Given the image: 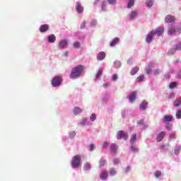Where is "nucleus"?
Masks as SVG:
<instances>
[{
    "label": "nucleus",
    "mask_w": 181,
    "mask_h": 181,
    "mask_svg": "<svg viewBox=\"0 0 181 181\" xmlns=\"http://www.w3.org/2000/svg\"><path fill=\"white\" fill-rule=\"evenodd\" d=\"M104 4H105V2H103V5H104Z\"/></svg>",
    "instance_id": "60"
},
{
    "label": "nucleus",
    "mask_w": 181,
    "mask_h": 181,
    "mask_svg": "<svg viewBox=\"0 0 181 181\" xmlns=\"http://www.w3.org/2000/svg\"><path fill=\"white\" fill-rule=\"evenodd\" d=\"M105 165V160L100 159L99 160V168H103Z\"/></svg>",
    "instance_id": "37"
},
{
    "label": "nucleus",
    "mask_w": 181,
    "mask_h": 181,
    "mask_svg": "<svg viewBox=\"0 0 181 181\" xmlns=\"http://www.w3.org/2000/svg\"><path fill=\"white\" fill-rule=\"evenodd\" d=\"M176 117L178 118V119H181V109L177 111Z\"/></svg>",
    "instance_id": "41"
},
{
    "label": "nucleus",
    "mask_w": 181,
    "mask_h": 181,
    "mask_svg": "<svg viewBox=\"0 0 181 181\" xmlns=\"http://www.w3.org/2000/svg\"><path fill=\"white\" fill-rule=\"evenodd\" d=\"M154 175L156 177H160V176H162V173L160 171H156Z\"/></svg>",
    "instance_id": "43"
},
{
    "label": "nucleus",
    "mask_w": 181,
    "mask_h": 181,
    "mask_svg": "<svg viewBox=\"0 0 181 181\" xmlns=\"http://www.w3.org/2000/svg\"><path fill=\"white\" fill-rule=\"evenodd\" d=\"M74 136H76V132H71L69 134V137L74 138Z\"/></svg>",
    "instance_id": "48"
},
{
    "label": "nucleus",
    "mask_w": 181,
    "mask_h": 181,
    "mask_svg": "<svg viewBox=\"0 0 181 181\" xmlns=\"http://www.w3.org/2000/svg\"><path fill=\"white\" fill-rule=\"evenodd\" d=\"M153 36H155L153 32L149 33L146 37V42H147V43H151V42H152V39H153Z\"/></svg>",
    "instance_id": "11"
},
{
    "label": "nucleus",
    "mask_w": 181,
    "mask_h": 181,
    "mask_svg": "<svg viewBox=\"0 0 181 181\" xmlns=\"http://www.w3.org/2000/svg\"><path fill=\"white\" fill-rule=\"evenodd\" d=\"M129 100L131 103H134V101L136 100V92L132 93L129 96Z\"/></svg>",
    "instance_id": "16"
},
{
    "label": "nucleus",
    "mask_w": 181,
    "mask_h": 181,
    "mask_svg": "<svg viewBox=\"0 0 181 181\" xmlns=\"http://www.w3.org/2000/svg\"><path fill=\"white\" fill-rule=\"evenodd\" d=\"M147 8H151L153 5V0H147L146 2Z\"/></svg>",
    "instance_id": "28"
},
{
    "label": "nucleus",
    "mask_w": 181,
    "mask_h": 181,
    "mask_svg": "<svg viewBox=\"0 0 181 181\" xmlns=\"http://www.w3.org/2000/svg\"><path fill=\"white\" fill-rule=\"evenodd\" d=\"M104 59H105V52H99L97 55V59L98 60V62H101V60H104Z\"/></svg>",
    "instance_id": "13"
},
{
    "label": "nucleus",
    "mask_w": 181,
    "mask_h": 181,
    "mask_svg": "<svg viewBox=\"0 0 181 181\" xmlns=\"http://www.w3.org/2000/svg\"><path fill=\"white\" fill-rule=\"evenodd\" d=\"M166 135V133L165 132H161L159 134L157 135L156 141L157 142H160Z\"/></svg>",
    "instance_id": "10"
},
{
    "label": "nucleus",
    "mask_w": 181,
    "mask_h": 181,
    "mask_svg": "<svg viewBox=\"0 0 181 181\" xmlns=\"http://www.w3.org/2000/svg\"><path fill=\"white\" fill-rule=\"evenodd\" d=\"M47 30H49V25L47 24L42 25L40 27V32H41V33H45V32H47Z\"/></svg>",
    "instance_id": "12"
},
{
    "label": "nucleus",
    "mask_w": 181,
    "mask_h": 181,
    "mask_svg": "<svg viewBox=\"0 0 181 181\" xmlns=\"http://www.w3.org/2000/svg\"><path fill=\"white\" fill-rule=\"evenodd\" d=\"M165 78H170V75L169 74L165 75Z\"/></svg>",
    "instance_id": "54"
},
{
    "label": "nucleus",
    "mask_w": 181,
    "mask_h": 181,
    "mask_svg": "<svg viewBox=\"0 0 181 181\" xmlns=\"http://www.w3.org/2000/svg\"><path fill=\"white\" fill-rule=\"evenodd\" d=\"M152 67H153V66H148V67H147V69H146V74H151V73H152Z\"/></svg>",
    "instance_id": "34"
},
{
    "label": "nucleus",
    "mask_w": 181,
    "mask_h": 181,
    "mask_svg": "<svg viewBox=\"0 0 181 181\" xmlns=\"http://www.w3.org/2000/svg\"><path fill=\"white\" fill-rule=\"evenodd\" d=\"M110 176H115L117 175V170H115L114 168H110Z\"/></svg>",
    "instance_id": "31"
},
{
    "label": "nucleus",
    "mask_w": 181,
    "mask_h": 181,
    "mask_svg": "<svg viewBox=\"0 0 181 181\" xmlns=\"http://www.w3.org/2000/svg\"><path fill=\"white\" fill-rule=\"evenodd\" d=\"M97 2H98V0H95L94 2V4L95 5V4H97Z\"/></svg>",
    "instance_id": "57"
},
{
    "label": "nucleus",
    "mask_w": 181,
    "mask_h": 181,
    "mask_svg": "<svg viewBox=\"0 0 181 181\" xmlns=\"http://www.w3.org/2000/svg\"><path fill=\"white\" fill-rule=\"evenodd\" d=\"M118 42H119V38L118 37H115V39L112 40V41L110 43V47H113V46H115V45H117V43H118Z\"/></svg>",
    "instance_id": "23"
},
{
    "label": "nucleus",
    "mask_w": 181,
    "mask_h": 181,
    "mask_svg": "<svg viewBox=\"0 0 181 181\" xmlns=\"http://www.w3.org/2000/svg\"><path fill=\"white\" fill-rule=\"evenodd\" d=\"M86 28V22L83 21L81 25V29H84Z\"/></svg>",
    "instance_id": "50"
},
{
    "label": "nucleus",
    "mask_w": 181,
    "mask_h": 181,
    "mask_svg": "<svg viewBox=\"0 0 181 181\" xmlns=\"http://www.w3.org/2000/svg\"><path fill=\"white\" fill-rule=\"evenodd\" d=\"M100 178L101 180H107L108 178V173L107 171L102 172V173L100 175Z\"/></svg>",
    "instance_id": "15"
},
{
    "label": "nucleus",
    "mask_w": 181,
    "mask_h": 181,
    "mask_svg": "<svg viewBox=\"0 0 181 181\" xmlns=\"http://www.w3.org/2000/svg\"><path fill=\"white\" fill-rule=\"evenodd\" d=\"M69 42L67 41V40H62L59 42V47H66L68 45Z\"/></svg>",
    "instance_id": "17"
},
{
    "label": "nucleus",
    "mask_w": 181,
    "mask_h": 181,
    "mask_svg": "<svg viewBox=\"0 0 181 181\" xmlns=\"http://www.w3.org/2000/svg\"><path fill=\"white\" fill-rule=\"evenodd\" d=\"M181 105V97L175 99L174 101V107H180Z\"/></svg>",
    "instance_id": "22"
},
{
    "label": "nucleus",
    "mask_w": 181,
    "mask_h": 181,
    "mask_svg": "<svg viewBox=\"0 0 181 181\" xmlns=\"http://www.w3.org/2000/svg\"><path fill=\"white\" fill-rule=\"evenodd\" d=\"M63 78L61 76H55L52 81V84L53 87H59L62 84Z\"/></svg>",
    "instance_id": "3"
},
{
    "label": "nucleus",
    "mask_w": 181,
    "mask_h": 181,
    "mask_svg": "<svg viewBox=\"0 0 181 181\" xmlns=\"http://www.w3.org/2000/svg\"><path fill=\"white\" fill-rule=\"evenodd\" d=\"M109 4H114L117 0H107Z\"/></svg>",
    "instance_id": "53"
},
{
    "label": "nucleus",
    "mask_w": 181,
    "mask_h": 181,
    "mask_svg": "<svg viewBox=\"0 0 181 181\" xmlns=\"http://www.w3.org/2000/svg\"><path fill=\"white\" fill-rule=\"evenodd\" d=\"M101 74H103V71L98 70L97 75H96V78H98V77H100V76H101Z\"/></svg>",
    "instance_id": "45"
},
{
    "label": "nucleus",
    "mask_w": 181,
    "mask_h": 181,
    "mask_svg": "<svg viewBox=\"0 0 181 181\" xmlns=\"http://www.w3.org/2000/svg\"><path fill=\"white\" fill-rule=\"evenodd\" d=\"M113 81H117V79L118 78V76L117 75V74H115L112 77Z\"/></svg>",
    "instance_id": "46"
},
{
    "label": "nucleus",
    "mask_w": 181,
    "mask_h": 181,
    "mask_svg": "<svg viewBox=\"0 0 181 181\" xmlns=\"http://www.w3.org/2000/svg\"><path fill=\"white\" fill-rule=\"evenodd\" d=\"M117 139H124V141L128 140V133L124 132V131L120 130L117 134Z\"/></svg>",
    "instance_id": "4"
},
{
    "label": "nucleus",
    "mask_w": 181,
    "mask_h": 181,
    "mask_svg": "<svg viewBox=\"0 0 181 181\" xmlns=\"http://www.w3.org/2000/svg\"><path fill=\"white\" fill-rule=\"evenodd\" d=\"M146 107H148V102L143 100L140 104V110H146Z\"/></svg>",
    "instance_id": "18"
},
{
    "label": "nucleus",
    "mask_w": 181,
    "mask_h": 181,
    "mask_svg": "<svg viewBox=\"0 0 181 181\" xmlns=\"http://www.w3.org/2000/svg\"><path fill=\"white\" fill-rule=\"evenodd\" d=\"M175 138H176V134L175 133H171V134H170L168 140L172 141V139H175Z\"/></svg>",
    "instance_id": "35"
},
{
    "label": "nucleus",
    "mask_w": 181,
    "mask_h": 181,
    "mask_svg": "<svg viewBox=\"0 0 181 181\" xmlns=\"http://www.w3.org/2000/svg\"><path fill=\"white\" fill-rule=\"evenodd\" d=\"M81 165V156L77 154L72 158L71 166L74 168H78Z\"/></svg>",
    "instance_id": "2"
},
{
    "label": "nucleus",
    "mask_w": 181,
    "mask_h": 181,
    "mask_svg": "<svg viewBox=\"0 0 181 181\" xmlns=\"http://www.w3.org/2000/svg\"><path fill=\"white\" fill-rule=\"evenodd\" d=\"M138 71H139V67L135 66L130 71V74L131 76H135V74H137Z\"/></svg>",
    "instance_id": "21"
},
{
    "label": "nucleus",
    "mask_w": 181,
    "mask_h": 181,
    "mask_svg": "<svg viewBox=\"0 0 181 181\" xmlns=\"http://www.w3.org/2000/svg\"><path fill=\"white\" fill-rule=\"evenodd\" d=\"M177 31L179 32V33H181V30H178Z\"/></svg>",
    "instance_id": "59"
},
{
    "label": "nucleus",
    "mask_w": 181,
    "mask_h": 181,
    "mask_svg": "<svg viewBox=\"0 0 181 181\" xmlns=\"http://www.w3.org/2000/svg\"><path fill=\"white\" fill-rule=\"evenodd\" d=\"M136 15H138L137 11H132L129 16L130 19H134L136 16Z\"/></svg>",
    "instance_id": "29"
},
{
    "label": "nucleus",
    "mask_w": 181,
    "mask_h": 181,
    "mask_svg": "<svg viewBox=\"0 0 181 181\" xmlns=\"http://www.w3.org/2000/svg\"><path fill=\"white\" fill-rule=\"evenodd\" d=\"M165 145H163V146H162V148H165Z\"/></svg>",
    "instance_id": "58"
},
{
    "label": "nucleus",
    "mask_w": 181,
    "mask_h": 181,
    "mask_svg": "<svg viewBox=\"0 0 181 181\" xmlns=\"http://www.w3.org/2000/svg\"><path fill=\"white\" fill-rule=\"evenodd\" d=\"M103 87H105V88H106L107 87H108V84L105 83V84L103 85Z\"/></svg>",
    "instance_id": "55"
},
{
    "label": "nucleus",
    "mask_w": 181,
    "mask_h": 181,
    "mask_svg": "<svg viewBox=\"0 0 181 181\" xmlns=\"http://www.w3.org/2000/svg\"><path fill=\"white\" fill-rule=\"evenodd\" d=\"M180 151H181V145H178L177 146L175 149H174V153L175 155H179V153H180Z\"/></svg>",
    "instance_id": "24"
},
{
    "label": "nucleus",
    "mask_w": 181,
    "mask_h": 181,
    "mask_svg": "<svg viewBox=\"0 0 181 181\" xmlns=\"http://www.w3.org/2000/svg\"><path fill=\"white\" fill-rule=\"evenodd\" d=\"M130 169H131V168H129V167H128V168H127V172L129 171Z\"/></svg>",
    "instance_id": "56"
},
{
    "label": "nucleus",
    "mask_w": 181,
    "mask_h": 181,
    "mask_svg": "<svg viewBox=\"0 0 181 181\" xmlns=\"http://www.w3.org/2000/svg\"><path fill=\"white\" fill-rule=\"evenodd\" d=\"M89 151H94V144H90V145Z\"/></svg>",
    "instance_id": "52"
},
{
    "label": "nucleus",
    "mask_w": 181,
    "mask_h": 181,
    "mask_svg": "<svg viewBox=\"0 0 181 181\" xmlns=\"http://www.w3.org/2000/svg\"><path fill=\"white\" fill-rule=\"evenodd\" d=\"M76 9L78 13H83L84 11V7L81 6V3H80V1L76 2Z\"/></svg>",
    "instance_id": "7"
},
{
    "label": "nucleus",
    "mask_w": 181,
    "mask_h": 181,
    "mask_svg": "<svg viewBox=\"0 0 181 181\" xmlns=\"http://www.w3.org/2000/svg\"><path fill=\"white\" fill-rule=\"evenodd\" d=\"M117 149H118V146H117V144H112L110 145V152L112 153H117Z\"/></svg>",
    "instance_id": "14"
},
{
    "label": "nucleus",
    "mask_w": 181,
    "mask_h": 181,
    "mask_svg": "<svg viewBox=\"0 0 181 181\" xmlns=\"http://www.w3.org/2000/svg\"><path fill=\"white\" fill-rule=\"evenodd\" d=\"M96 118H97V116L95 115V114H92L90 117V120L95 121Z\"/></svg>",
    "instance_id": "42"
},
{
    "label": "nucleus",
    "mask_w": 181,
    "mask_h": 181,
    "mask_svg": "<svg viewBox=\"0 0 181 181\" xmlns=\"http://www.w3.org/2000/svg\"><path fill=\"white\" fill-rule=\"evenodd\" d=\"M165 32V28L163 27H160L156 29L155 32H153V34L157 35L158 36H162L163 33Z\"/></svg>",
    "instance_id": "8"
},
{
    "label": "nucleus",
    "mask_w": 181,
    "mask_h": 181,
    "mask_svg": "<svg viewBox=\"0 0 181 181\" xmlns=\"http://www.w3.org/2000/svg\"><path fill=\"white\" fill-rule=\"evenodd\" d=\"M109 145H110V142H108V141H103V149H107V148H108Z\"/></svg>",
    "instance_id": "36"
},
{
    "label": "nucleus",
    "mask_w": 181,
    "mask_h": 181,
    "mask_svg": "<svg viewBox=\"0 0 181 181\" xmlns=\"http://www.w3.org/2000/svg\"><path fill=\"white\" fill-rule=\"evenodd\" d=\"M131 149H132V152H136V151H137L136 148L134 146H131Z\"/></svg>",
    "instance_id": "51"
},
{
    "label": "nucleus",
    "mask_w": 181,
    "mask_h": 181,
    "mask_svg": "<svg viewBox=\"0 0 181 181\" xmlns=\"http://www.w3.org/2000/svg\"><path fill=\"white\" fill-rule=\"evenodd\" d=\"M114 162V165H118L119 163V160H118L117 158H115L113 160Z\"/></svg>",
    "instance_id": "49"
},
{
    "label": "nucleus",
    "mask_w": 181,
    "mask_h": 181,
    "mask_svg": "<svg viewBox=\"0 0 181 181\" xmlns=\"http://www.w3.org/2000/svg\"><path fill=\"white\" fill-rule=\"evenodd\" d=\"M160 74V69H157L153 71L154 76H158V74Z\"/></svg>",
    "instance_id": "44"
},
{
    "label": "nucleus",
    "mask_w": 181,
    "mask_h": 181,
    "mask_svg": "<svg viewBox=\"0 0 181 181\" xmlns=\"http://www.w3.org/2000/svg\"><path fill=\"white\" fill-rule=\"evenodd\" d=\"M144 78H145V76L144 75H141L136 78V81L137 83H141V81H144Z\"/></svg>",
    "instance_id": "30"
},
{
    "label": "nucleus",
    "mask_w": 181,
    "mask_h": 181,
    "mask_svg": "<svg viewBox=\"0 0 181 181\" xmlns=\"http://www.w3.org/2000/svg\"><path fill=\"white\" fill-rule=\"evenodd\" d=\"M83 110L80 108V107H74V114L75 115H78V114H80V112H81Z\"/></svg>",
    "instance_id": "25"
},
{
    "label": "nucleus",
    "mask_w": 181,
    "mask_h": 181,
    "mask_svg": "<svg viewBox=\"0 0 181 181\" xmlns=\"http://www.w3.org/2000/svg\"><path fill=\"white\" fill-rule=\"evenodd\" d=\"M135 141H136V134H132V137L130 139V144L131 145H134V144L135 143Z\"/></svg>",
    "instance_id": "26"
},
{
    "label": "nucleus",
    "mask_w": 181,
    "mask_h": 181,
    "mask_svg": "<svg viewBox=\"0 0 181 181\" xmlns=\"http://www.w3.org/2000/svg\"><path fill=\"white\" fill-rule=\"evenodd\" d=\"M115 69H119L121 67V62L118 61L115 62Z\"/></svg>",
    "instance_id": "40"
},
{
    "label": "nucleus",
    "mask_w": 181,
    "mask_h": 181,
    "mask_svg": "<svg viewBox=\"0 0 181 181\" xmlns=\"http://www.w3.org/2000/svg\"><path fill=\"white\" fill-rule=\"evenodd\" d=\"M48 42L49 43H54L56 42V36L54 35L48 36Z\"/></svg>",
    "instance_id": "19"
},
{
    "label": "nucleus",
    "mask_w": 181,
    "mask_h": 181,
    "mask_svg": "<svg viewBox=\"0 0 181 181\" xmlns=\"http://www.w3.org/2000/svg\"><path fill=\"white\" fill-rule=\"evenodd\" d=\"M176 28L175 26H171L168 28V35H173V33H176Z\"/></svg>",
    "instance_id": "20"
},
{
    "label": "nucleus",
    "mask_w": 181,
    "mask_h": 181,
    "mask_svg": "<svg viewBox=\"0 0 181 181\" xmlns=\"http://www.w3.org/2000/svg\"><path fill=\"white\" fill-rule=\"evenodd\" d=\"M91 169V165H90V163H85L83 165V170H90Z\"/></svg>",
    "instance_id": "27"
},
{
    "label": "nucleus",
    "mask_w": 181,
    "mask_h": 181,
    "mask_svg": "<svg viewBox=\"0 0 181 181\" xmlns=\"http://www.w3.org/2000/svg\"><path fill=\"white\" fill-rule=\"evenodd\" d=\"M134 2H135L134 0H129V3L127 4V8H132V6H134Z\"/></svg>",
    "instance_id": "32"
},
{
    "label": "nucleus",
    "mask_w": 181,
    "mask_h": 181,
    "mask_svg": "<svg viewBox=\"0 0 181 181\" xmlns=\"http://www.w3.org/2000/svg\"><path fill=\"white\" fill-rule=\"evenodd\" d=\"M74 49H80L81 47V45H80V42H75L73 45Z\"/></svg>",
    "instance_id": "33"
},
{
    "label": "nucleus",
    "mask_w": 181,
    "mask_h": 181,
    "mask_svg": "<svg viewBox=\"0 0 181 181\" xmlns=\"http://www.w3.org/2000/svg\"><path fill=\"white\" fill-rule=\"evenodd\" d=\"M172 121H173V116L170 115H165L162 119V122H164V124H168V122H172Z\"/></svg>",
    "instance_id": "6"
},
{
    "label": "nucleus",
    "mask_w": 181,
    "mask_h": 181,
    "mask_svg": "<svg viewBox=\"0 0 181 181\" xmlns=\"http://www.w3.org/2000/svg\"><path fill=\"white\" fill-rule=\"evenodd\" d=\"M177 86V82H171L170 83V88H175Z\"/></svg>",
    "instance_id": "38"
},
{
    "label": "nucleus",
    "mask_w": 181,
    "mask_h": 181,
    "mask_svg": "<svg viewBox=\"0 0 181 181\" xmlns=\"http://www.w3.org/2000/svg\"><path fill=\"white\" fill-rule=\"evenodd\" d=\"M176 50H181V42L177 43L173 48H171L168 51V54H173L174 53L176 52Z\"/></svg>",
    "instance_id": "5"
},
{
    "label": "nucleus",
    "mask_w": 181,
    "mask_h": 181,
    "mask_svg": "<svg viewBox=\"0 0 181 181\" xmlns=\"http://www.w3.org/2000/svg\"><path fill=\"white\" fill-rule=\"evenodd\" d=\"M84 71V66L83 65H78L77 66L72 69V71L70 74L71 78H78Z\"/></svg>",
    "instance_id": "1"
},
{
    "label": "nucleus",
    "mask_w": 181,
    "mask_h": 181,
    "mask_svg": "<svg viewBox=\"0 0 181 181\" xmlns=\"http://www.w3.org/2000/svg\"><path fill=\"white\" fill-rule=\"evenodd\" d=\"M91 26H95L97 25V21L94 20L90 22Z\"/></svg>",
    "instance_id": "47"
},
{
    "label": "nucleus",
    "mask_w": 181,
    "mask_h": 181,
    "mask_svg": "<svg viewBox=\"0 0 181 181\" xmlns=\"http://www.w3.org/2000/svg\"><path fill=\"white\" fill-rule=\"evenodd\" d=\"M175 21H176V18L170 15H168L165 18V22L166 23H172V22H175Z\"/></svg>",
    "instance_id": "9"
},
{
    "label": "nucleus",
    "mask_w": 181,
    "mask_h": 181,
    "mask_svg": "<svg viewBox=\"0 0 181 181\" xmlns=\"http://www.w3.org/2000/svg\"><path fill=\"white\" fill-rule=\"evenodd\" d=\"M165 127L167 128L168 131H172L173 124L170 123H165Z\"/></svg>",
    "instance_id": "39"
}]
</instances>
